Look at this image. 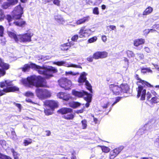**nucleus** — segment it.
Masks as SVG:
<instances>
[{
	"instance_id": "f257e3e1",
	"label": "nucleus",
	"mask_w": 159,
	"mask_h": 159,
	"mask_svg": "<svg viewBox=\"0 0 159 159\" xmlns=\"http://www.w3.org/2000/svg\"><path fill=\"white\" fill-rule=\"evenodd\" d=\"M21 82L25 86L30 87L33 86L36 87H45L46 83L41 76L35 75L28 77L27 79H22Z\"/></svg>"
},
{
	"instance_id": "f03ea898",
	"label": "nucleus",
	"mask_w": 159,
	"mask_h": 159,
	"mask_svg": "<svg viewBox=\"0 0 159 159\" xmlns=\"http://www.w3.org/2000/svg\"><path fill=\"white\" fill-rule=\"evenodd\" d=\"M31 67L33 69L38 71L39 74L45 75L46 78H49L53 76L52 74L57 72V70L52 66H48L46 67L43 66H41L34 64L31 65Z\"/></svg>"
},
{
	"instance_id": "7ed1b4c3",
	"label": "nucleus",
	"mask_w": 159,
	"mask_h": 159,
	"mask_svg": "<svg viewBox=\"0 0 159 159\" xmlns=\"http://www.w3.org/2000/svg\"><path fill=\"white\" fill-rule=\"evenodd\" d=\"M23 13V8L20 5L16 7L11 13L13 17H12L10 15H7L6 16V19L9 23V25H11L12 24V23L11 22L13 20L20 19Z\"/></svg>"
},
{
	"instance_id": "20e7f679",
	"label": "nucleus",
	"mask_w": 159,
	"mask_h": 159,
	"mask_svg": "<svg viewBox=\"0 0 159 159\" xmlns=\"http://www.w3.org/2000/svg\"><path fill=\"white\" fill-rule=\"evenodd\" d=\"M11 82L8 80H5L4 82H1L0 86L1 88L6 87L7 88L3 89H0V96L4 95L7 92H14L19 90L18 88L16 86H11Z\"/></svg>"
},
{
	"instance_id": "39448f33",
	"label": "nucleus",
	"mask_w": 159,
	"mask_h": 159,
	"mask_svg": "<svg viewBox=\"0 0 159 159\" xmlns=\"http://www.w3.org/2000/svg\"><path fill=\"white\" fill-rule=\"evenodd\" d=\"M35 93L39 98L43 99L51 96L50 91L45 89L37 88L35 90Z\"/></svg>"
},
{
	"instance_id": "423d86ee",
	"label": "nucleus",
	"mask_w": 159,
	"mask_h": 159,
	"mask_svg": "<svg viewBox=\"0 0 159 159\" xmlns=\"http://www.w3.org/2000/svg\"><path fill=\"white\" fill-rule=\"evenodd\" d=\"M59 85L65 89H69L72 85L71 81L66 78H62L58 80Z\"/></svg>"
},
{
	"instance_id": "0eeeda50",
	"label": "nucleus",
	"mask_w": 159,
	"mask_h": 159,
	"mask_svg": "<svg viewBox=\"0 0 159 159\" xmlns=\"http://www.w3.org/2000/svg\"><path fill=\"white\" fill-rule=\"evenodd\" d=\"M94 32L91 29L86 28L85 26H83L80 29L78 33L80 38H83L89 37Z\"/></svg>"
},
{
	"instance_id": "6e6552de",
	"label": "nucleus",
	"mask_w": 159,
	"mask_h": 159,
	"mask_svg": "<svg viewBox=\"0 0 159 159\" xmlns=\"http://www.w3.org/2000/svg\"><path fill=\"white\" fill-rule=\"evenodd\" d=\"M87 75V74L85 72H84L82 73L78 80V82L80 83L85 82L87 88L91 92L92 90L91 86L88 81L86 80V76Z\"/></svg>"
},
{
	"instance_id": "1a4fd4ad",
	"label": "nucleus",
	"mask_w": 159,
	"mask_h": 159,
	"mask_svg": "<svg viewBox=\"0 0 159 159\" xmlns=\"http://www.w3.org/2000/svg\"><path fill=\"white\" fill-rule=\"evenodd\" d=\"M33 34L29 32L22 34L18 35L19 41L23 42H30L31 41V38L33 36Z\"/></svg>"
},
{
	"instance_id": "9d476101",
	"label": "nucleus",
	"mask_w": 159,
	"mask_h": 159,
	"mask_svg": "<svg viewBox=\"0 0 159 159\" xmlns=\"http://www.w3.org/2000/svg\"><path fill=\"white\" fill-rule=\"evenodd\" d=\"M53 64L58 66H63L68 67H72L76 68H82L81 66L79 65H76L70 63H68L66 61H61L56 62L54 61L53 62Z\"/></svg>"
},
{
	"instance_id": "9b49d317",
	"label": "nucleus",
	"mask_w": 159,
	"mask_h": 159,
	"mask_svg": "<svg viewBox=\"0 0 159 159\" xmlns=\"http://www.w3.org/2000/svg\"><path fill=\"white\" fill-rule=\"evenodd\" d=\"M142 85V84L139 85L137 89L138 92L137 96L138 98H139L140 96H141V100H144L145 99V95L146 92V89Z\"/></svg>"
},
{
	"instance_id": "f8f14e48",
	"label": "nucleus",
	"mask_w": 159,
	"mask_h": 159,
	"mask_svg": "<svg viewBox=\"0 0 159 159\" xmlns=\"http://www.w3.org/2000/svg\"><path fill=\"white\" fill-rule=\"evenodd\" d=\"M0 67L2 68V69H0V77H1L6 74L5 70L9 69V65L4 62L3 60L0 58Z\"/></svg>"
},
{
	"instance_id": "ddd939ff",
	"label": "nucleus",
	"mask_w": 159,
	"mask_h": 159,
	"mask_svg": "<svg viewBox=\"0 0 159 159\" xmlns=\"http://www.w3.org/2000/svg\"><path fill=\"white\" fill-rule=\"evenodd\" d=\"M108 53L105 51H98L93 54V58L95 59H103L107 57Z\"/></svg>"
},
{
	"instance_id": "4468645a",
	"label": "nucleus",
	"mask_w": 159,
	"mask_h": 159,
	"mask_svg": "<svg viewBox=\"0 0 159 159\" xmlns=\"http://www.w3.org/2000/svg\"><path fill=\"white\" fill-rule=\"evenodd\" d=\"M109 88L110 90L112 93L116 95H119L120 93V86L116 84H111L109 85Z\"/></svg>"
},
{
	"instance_id": "2eb2a0df",
	"label": "nucleus",
	"mask_w": 159,
	"mask_h": 159,
	"mask_svg": "<svg viewBox=\"0 0 159 159\" xmlns=\"http://www.w3.org/2000/svg\"><path fill=\"white\" fill-rule=\"evenodd\" d=\"M123 148V147L121 146L111 151L110 152L109 155L110 159H114L117 156Z\"/></svg>"
},
{
	"instance_id": "dca6fc26",
	"label": "nucleus",
	"mask_w": 159,
	"mask_h": 159,
	"mask_svg": "<svg viewBox=\"0 0 159 159\" xmlns=\"http://www.w3.org/2000/svg\"><path fill=\"white\" fill-rule=\"evenodd\" d=\"M44 104L49 107L53 111L54 109L57 107L58 103L57 102L54 100H48L45 102Z\"/></svg>"
},
{
	"instance_id": "f3484780",
	"label": "nucleus",
	"mask_w": 159,
	"mask_h": 159,
	"mask_svg": "<svg viewBox=\"0 0 159 159\" xmlns=\"http://www.w3.org/2000/svg\"><path fill=\"white\" fill-rule=\"evenodd\" d=\"M136 79L138 80L137 84L138 85H146L148 87H153V86L151 85L150 83L143 80H142L140 78L138 75H136Z\"/></svg>"
},
{
	"instance_id": "a211bd4d",
	"label": "nucleus",
	"mask_w": 159,
	"mask_h": 159,
	"mask_svg": "<svg viewBox=\"0 0 159 159\" xmlns=\"http://www.w3.org/2000/svg\"><path fill=\"white\" fill-rule=\"evenodd\" d=\"M72 93L74 96L79 98L83 96H85V97H86V95L89 94L86 92L83 91L79 92L76 91L75 90H72Z\"/></svg>"
},
{
	"instance_id": "6ab92c4d",
	"label": "nucleus",
	"mask_w": 159,
	"mask_h": 159,
	"mask_svg": "<svg viewBox=\"0 0 159 159\" xmlns=\"http://www.w3.org/2000/svg\"><path fill=\"white\" fill-rule=\"evenodd\" d=\"M120 93L122 92L126 93L129 89L128 85L126 84H122L120 86Z\"/></svg>"
},
{
	"instance_id": "aec40b11",
	"label": "nucleus",
	"mask_w": 159,
	"mask_h": 159,
	"mask_svg": "<svg viewBox=\"0 0 159 159\" xmlns=\"http://www.w3.org/2000/svg\"><path fill=\"white\" fill-rule=\"evenodd\" d=\"M8 34L9 36L13 39L16 42H18L19 41L18 35H16L15 32L8 31Z\"/></svg>"
},
{
	"instance_id": "412c9836",
	"label": "nucleus",
	"mask_w": 159,
	"mask_h": 159,
	"mask_svg": "<svg viewBox=\"0 0 159 159\" xmlns=\"http://www.w3.org/2000/svg\"><path fill=\"white\" fill-rule=\"evenodd\" d=\"M152 93L154 97H152L150 100L151 102L152 103H156L159 102V99L157 96V94L154 91H152Z\"/></svg>"
},
{
	"instance_id": "4be33fe9",
	"label": "nucleus",
	"mask_w": 159,
	"mask_h": 159,
	"mask_svg": "<svg viewBox=\"0 0 159 159\" xmlns=\"http://www.w3.org/2000/svg\"><path fill=\"white\" fill-rule=\"evenodd\" d=\"M145 40L143 39H135L134 42V45L138 47L140 45L144 44L145 43Z\"/></svg>"
},
{
	"instance_id": "5701e85b",
	"label": "nucleus",
	"mask_w": 159,
	"mask_h": 159,
	"mask_svg": "<svg viewBox=\"0 0 159 159\" xmlns=\"http://www.w3.org/2000/svg\"><path fill=\"white\" fill-rule=\"evenodd\" d=\"M72 111V109L70 108H64L59 110L58 112L62 114H65L66 115V114H67L69 113H71Z\"/></svg>"
},
{
	"instance_id": "b1692460",
	"label": "nucleus",
	"mask_w": 159,
	"mask_h": 159,
	"mask_svg": "<svg viewBox=\"0 0 159 159\" xmlns=\"http://www.w3.org/2000/svg\"><path fill=\"white\" fill-rule=\"evenodd\" d=\"M92 95L91 94H89L86 95V97H84V100L87 102L85 104V106L86 107H88L89 106V103L91 101Z\"/></svg>"
},
{
	"instance_id": "393cba45",
	"label": "nucleus",
	"mask_w": 159,
	"mask_h": 159,
	"mask_svg": "<svg viewBox=\"0 0 159 159\" xmlns=\"http://www.w3.org/2000/svg\"><path fill=\"white\" fill-rule=\"evenodd\" d=\"M89 16L84 17L80 19L76 22V24L77 25H79L84 23L85 22L89 20Z\"/></svg>"
},
{
	"instance_id": "a878e982",
	"label": "nucleus",
	"mask_w": 159,
	"mask_h": 159,
	"mask_svg": "<svg viewBox=\"0 0 159 159\" xmlns=\"http://www.w3.org/2000/svg\"><path fill=\"white\" fill-rule=\"evenodd\" d=\"M54 19L58 23L63 24L64 22L62 17L60 15H57L54 16Z\"/></svg>"
},
{
	"instance_id": "bb28decb",
	"label": "nucleus",
	"mask_w": 159,
	"mask_h": 159,
	"mask_svg": "<svg viewBox=\"0 0 159 159\" xmlns=\"http://www.w3.org/2000/svg\"><path fill=\"white\" fill-rule=\"evenodd\" d=\"M70 43H64L61 45L60 49L62 51H67L70 48Z\"/></svg>"
},
{
	"instance_id": "cd10ccee",
	"label": "nucleus",
	"mask_w": 159,
	"mask_h": 159,
	"mask_svg": "<svg viewBox=\"0 0 159 159\" xmlns=\"http://www.w3.org/2000/svg\"><path fill=\"white\" fill-rule=\"evenodd\" d=\"M153 11V8L150 7H148L143 12V15H147L151 13Z\"/></svg>"
},
{
	"instance_id": "c85d7f7f",
	"label": "nucleus",
	"mask_w": 159,
	"mask_h": 159,
	"mask_svg": "<svg viewBox=\"0 0 159 159\" xmlns=\"http://www.w3.org/2000/svg\"><path fill=\"white\" fill-rule=\"evenodd\" d=\"M81 104L80 103L75 102H72L69 103L70 106L73 108H76L78 107Z\"/></svg>"
},
{
	"instance_id": "c756f323",
	"label": "nucleus",
	"mask_w": 159,
	"mask_h": 159,
	"mask_svg": "<svg viewBox=\"0 0 159 159\" xmlns=\"http://www.w3.org/2000/svg\"><path fill=\"white\" fill-rule=\"evenodd\" d=\"M13 23L16 25L22 26L25 24V22L24 21L22 20H20L17 21H14L13 22Z\"/></svg>"
},
{
	"instance_id": "7c9ffc66",
	"label": "nucleus",
	"mask_w": 159,
	"mask_h": 159,
	"mask_svg": "<svg viewBox=\"0 0 159 159\" xmlns=\"http://www.w3.org/2000/svg\"><path fill=\"white\" fill-rule=\"evenodd\" d=\"M0 144L5 149H7L8 147V144L6 143V141L4 140H0Z\"/></svg>"
},
{
	"instance_id": "2f4dec72",
	"label": "nucleus",
	"mask_w": 159,
	"mask_h": 159,
	"mask_svg": "<svg viewBox=\"0 0 159 159\" xmlns=\"http://www.w3.org/2000/svg\"><path fill=\"white\" fill-rule=\"evenodd\" d=\"M34 64L31 63L29 64H25L24 66L22 68V70L24 72L26 71V70H28L30 68H31L33 69V68L31 67V65L32 64Z\"/></svg>"
},
{
	"instance_id": "473e14b6",
	"label": "nucleus",
	"mask_w": 159,
	"mask_h": 159,
	"mask_svg": "<svg viewBox=\"0 0 159 159\" xmlns=\"http://www.w3.org/2000/svg\"><path fill=\"white\" fill-rule=\"evenodd\" d=\"M68 114H69L67 115H64L63 116L64 118L67 120L72 119L74 117L73 115L71 113H69Z\"/></svg>"
},
{
	"instance_id": "72a5a7b5",
	"label": "nucleus",
	"mask_w": 159,
	"mask_h": 159,
	"mask_svg": "<svg viewBox=\"0 0 159 159\" xmlns=\"http://www.w3.org/2000/svg\"><path fill=\"white\" fill-rule=\"evenodd\" d=\"M65 74L66 76H69V75L75 76L79 75V73L78 72L75 73L71 71H66Z\"/></svg>"
},
{
	"instance_id": "f704fd0d",
	"label": "nucleus",
	"mask_w": 159,
	"mask_h": 159,
	"mask_svg": "<svg viewBox=\"0 0 159 159\" xmlns=\"http://www.w3.org/2000/svg\"><path fill=\"white\" fill-rule=\"evenodd\" d=\"M82 128L83 129H86L87 126V122L86 120H83L81 121Z\"/></svg>"
},
{
	"instance_id": "c9c22d12",
	"label": "nucleus",
	"mask_w": 159,
	"mask_h": 159,
	"mask_svg": "<svg viewBox=\"0 0 159 159\" xmlns=\"http://www.w3.org/2000/svg\"><path fill=\"white\" fill-rule=\"evenodd\" d=\"M98 38L96 36H93L88 40V42L89 43H91L95 42L97 40Z\"/></svg>"
},
{
	"instance_id": "e433bc0d",
	"label": "nucleus",
	"mask_w": 159,
	"mask_h": 159,
	"mask_svg": "<svg viewBox=\"0 0 159 159\" xmlns=\"http://www.w3.org/2000/svg\"><path fill=\"white\" fill-rule=\"evenodd\" d=\"M103 152L105 153H108L110 151V149L105 146H101L100 147Z\"/></svg>"
},
{
	"instance_id": "4c0bfd02",
	"label": "nucleus",
	"mask_w": 159,
	"mask_h": 159,
	"mask_svg": "<svg viewBox=\"0 0 159 159\" xmlns=\"http://www.w3.org/2000/svg\"><path fill=\"white\" fill-rule=\"evenodd\" d=\"M37 59L39 61H43L47 59V57H44L43 56L38 55L36 56Z\"/></svg>"
},
{
	"instance_id": "58836bf2",
	"label": "nucleus",
	"mask_w": 159,
	"mask_h": 159,
	"mask_svg": "<svg viewBox=\"0 0 159 159\" xmlns=\"http://www.w3.org/2000/svg\"><path fill=\"white\" fill-rule=\"evenodd\" d=\"M141 72L145 73L147 72H152V70L148 68H143L141 69Z\"/></svg>"
},
{
	"instance_id": "ea45409f",
	"label": "nucleus",
	"mask_w": 159,
	"mask_h": 159,
	"mask_svg": "<svg viewBox=\"0 0 159 159\" xmlns=\"http://www.w3.org/2000/svg\"><path fill=\"white\" fill-rule=\"evenodd\" d=\"M10 5H12L10 4V2H7L4 3L2 5V7L3 8L6 9Z\"/></svg>"
},
{
	"instance_id": "a19ab883",
	"label": "nucleus",
	"mask_w": 159,
	"mask_h": 159,
	"mask_svg": "<svg viewBox=\"0 0 159 159\" xmlns=\"http://www.w3.org/2000/svg\"><path fill=\"white\" fill-rule=\"evenodd\" d=\"M127 56L129 57H133L134 56V54L133 52L130 50H128L126 52Z\"/></svg>"
},
{
	"instance_id": "79ce46f5",
	"label": "nucleus",
	"mask_w": 159,
	"mask_h": 159,
	"mask_svg": "<svg viewBox=\"0 0 159 159\" xmlns=\"http://www.w3.org/2000/svg\"><path fill=\"white\" fill-rule=\"evenodd\" d=\"M44 113L47 115H52V111L50 110L46 109L44 110Z\"/></svg>"
},
{
	"instance_id": "37998d69",
	"label": "nucleus",
	"mask_w": 159,
	"mask_h": 159,
	"mask_svg": "<svg viewBox=\"0 0 159 159\" xmlns=\"http://www.w3.org/2000/svg\"><path fill=\"white\" fill-rule=\"evenodd\" d=\"M4 28L2 25H0V36L3 37L4 34Z\"/></svg>"
},
{
	"instance_id": "c03bdc74",
	"label": "nucleus",
	"mask_w": 159,
	"mask_h": 159,
	"mask_svg": "<svg viewBox=\"0 0 159 159\" xmlns=\"http://www.w3.org/2000/svg\"><path fill=\"white\" fill-rule=\"evenodd\" d=\"M31 143L32 141L31 139H29V140H24V145L25 146Z\"/></svg>"
},
{
	"instance_id": "a18cd8bd",
	"label": "nucleus",
	"mask_w": 159,
	"mask_h": 159,
	"mask_svg": "<svg viewBox=\"0 0 159 159\" xmlns=\"http://www.w3.org/2000/svg\"><path fill=\"white\" fill-rule=\"evenodd\" d=\"M65 93L63 92H59L57 94V97L59 98L63 99Z\"/></svg>"
},
{
	"instance_id": "49530a36",
	"label": "nucleus",
	"mask_w": 159,
	"mask_h": 159,
	"mask_svg": "<svg viewBox=\"0 0 159 159\" xmlns=\"http://www.w3.org/2000/svg\"><path fill=\"white\" fill-rule=\"evenodd\" d=\"M146 95L147 99V100H149L151 98L153 97V95H152V92L151 93L148 92Z\"/></svg>"
},
{
	"instance_id": "de8ad7c7",
	"label": "nucleus",
	"mask_w": 159,
	"mask_h": 159,
	"mask_svg": "<svg viewBox=\"0 0 159 159\" xmlns=\"http://www.w3.org/2000/svg\"><path fill=\"white\" fill-rule=\"evenodd\" d=\"M93 13L94 14L98 15L99 14L98 8L97 7L94 8L93 10Z\"/></svg>"
},
{
	"instance_id": "09e8293b",
	"label": "nucleus",
	"mask_w": 159,
	"mask_h": 159,
	"mask_svg": "<svg viewBox=\"0 0 159 159\" xmlns=\"http://www.w3.org/2000/svg\"><path fill=\"white\" fill-rule=\"evenodd\" d=\"M70 98V96L69 94L65 93L63 100L67 101Z\"/></svg>"
},
{
	"instance_id": "8fccbe9b",
	"label": "nucleus",
	"mask_w": 159,
	"mask_h": 159,
	"mask_svg": "<svg viewBox=\"0 0 159 159\" xmlns=\"http://www.w3.org/2000/svg\"><path fill=\"white\" fill-rule=\"evenodd\" d=\"M0 159H11V157L5 155L0 154Z\"/></svg>"
},
{
	"instance_id": "3c124183",
	"label": "nucleus",
	"mask_w": 159,
	"mask_h": 159,
	"mask_svg": "<svg viewBox=\"0 0 159 159\" xmlns=\"http://www.w3.org/2000/svg\"><path fill=\"white\" fill-rule=\"evenodd\" d=\"M25 95L28 97H32L34 96V94L31 92L28 91L25 93Z\"/></svg>"
},
{
	"instance_id": "603ef678",
	"label": "nucleus",
	"mask_w": 159,
	"mask_h": 159,
	"mask_svg": "<svg viewBox=\"0 0 159 159\" xmlns=\"http://www.w3.org/2000/svg\"><path fill=\"white\" fill-rule=\"evenodd\" d=\"M79 37L78 35L77 34H75L71 38V40L74 41H76Z\"/></svg>"
},
{
	"instance_id": "864d4df0",
	"label": "nucleus",
	"mask_w": 159,
	"mask_h": 159,
	"mask_svg": "<svg viewBox=\"0 0 159 159\" xmlns=\"http://www.w3.org/2000/svg\"><path fill=\"white\" fill-rule=\"evenodd\" d=\"M10 4L12 5H14L16 4L18 2V0H9Z\"/></svg>"
},
{
	"instance_id": "5fc2aeb1",
	"label": "nucleus",
	"mask_w": 159,
	"mask_h": 159,
	"mask_svg": "<svg viewBox=\"0 0 159 159\" xmlns=\"http://www.w3.org/2000/svg\"><path fill=\"white\" fill-rule=\"evenodd\" d=\"M26 101L27 102H30L32 104H37V103L35 102H33L31 99L29 98H26Z\"/></svg>"
},
{
	"instance_id": "6e6d98bb",
	"label": "nucleus",
	"mask_w": 159,
	"mask_h": 159,
	"mask_svg": "<svg viewBox=\"0 0 159 159\" xmlns=\"http://www.w3.org/2000/svg\"><path fill=\"white\" fill-rule=\"evenodd\" d=\"M101 39L102 41L104 43H106L107 40V36L105 35H102L101 37Z\"/></svg>"
},
{
	"instance_id": "4d7b16f0",
	"label": "nucleus",
	"mask_w": 159,
	"mask_h": 159,
	"mask_svg": "<svg viewBox=\"0 0 159 159\" xmlns=\"http://www.w3.org/2000/svg\"><path fill=\"white\" fill-rule=\"evenodd\" d=\"M11 151L13 153L14 157L18 156V154L17 152H16L13 148H11Z\"/></svg>"
},
{
	"instance_id": "13d9d810",
	"label": "nucleus",
	"mask_w": 159,
	"mask_h": 159,
	"mask_svg": "<svg viewBox=\"0 0 159 159\" xmlns=\"http://www.w3.org/2000/svg\"><path fill=\"white\" fill-rule=\"evenodd\" d=\"M151 30H150L149 29L145 30L143 31V33L144 35H147Z\"/></svg>"
},
{
	"instance_id": "bf43d9fd",
	"label": "nucleus",
	"mask_w": 159,
	"mask_h": 159,
	"mask_svg": "<svg viewBox=\"0 0 159 159\" xmlns=\"http://www.w3.org/2000/svg\"><path fill=\"white\" fill-rule=\"evenodd\" d=\"M4 17V15L3 11L0 10V20L3 19Z\"/></svg>"
},
{
	"instance_id": "052dcab7",
	"label": "nucleus",
	"mask_w": 159,
	"mask_h": 159,
	"mask_svg": "<svg viewBox=\"0 0 159 159\" xmlns=\"http://www.w3.org/2000/svg\"><path fill=\"white\" fill-rule=\"evenodd\" d=\"M136 55L139 57V58L140 59H142L144 57L142 53H137Z\"/></svg>"
},
{
	"instance_id": "680f3d73",
	"label": "nucleus",
	"mask_w": 159,
	"mask_h": 159,
	"mask_svg": "<svg viewBox=\"0 0 159 159\" xmlns=\"http://www.w3.org/2000/svg\"><path fill=\"white\" fill-rule=\"evenodd\" d=\"M91 116L93 117V121L95 124H97L98 123V120L97 118L94 117L93 115H91Z\"/></svg>"
},
{
	"instance_id": "e2e57ef3",
	"label": "nucleus",
	"mask_w": 159,
	"mask_h": 159,
	"mask_svg": "<svg viewBox=\"0 0 159 159\" xmlns=\"http://www.w3.org/2000/svg\"><path fill=\"white\" fill-rule=\"evenodd\" d=\"M145 49V51L148 53H150L151 52V50L149 48L147 47H145L144 48Z\"/></svg>"
},
{
	"instance_id": "0e129e2a",
	"label": "nucleus",
	"mask_w": 159,
	"mask_h": 159,
	"mask_svg": "<svg viewBox=\"0 0 159 159\" xmlns=\"http://www.w3.org/2000/svg\"><path fill=\"white\" fill-rule=\"evenodd\" d=\"M93 57H89L87 58V60L89 61V62H92L93 60Z\"/></svg>"
},
{
	"instance_id": "69168bd1",
	"label": "nucleus",
	"mask_w": 159,
	"mask_h": 159,
	"mask_svg": "<svg viewBox=\"0 0 159 159\" xmlns=\"http://www.w3.org/2000/svg\"><path fill=\"white\" fill-rule=\"evenodd\" d=\"M152 28L153 29H158L159 28V25H154L152 27Z\"/></svg>"
},
{
	"instance_id": "338daca9",
	"label": "nucleus",
	"mask_w": 159,
	"mask_h": 159,
	"mask_svg": "<svg viewBox=\"0 0 159 159\" xmlns=\"http://www.w3.org/2000/svg\"><path fill=\"white\" fill-rule=\"evenodd\" d=\"M120 98H117L115 102L112 104V106H113L115 104L117 103L119 101Z\"/></svg>"
},
{
	"instance_id": "774afa93",
	"label": "nucleus",
	"mask_w": 159,
	"mask_h": 159,
	"mask_svg": "<svg viewBox=\"0 0 159 159\" xmlns=\"http://www.w3.org/2000/svg\"><path fill=\"white\" fill-rule=\"evenodd\" d=\"M110 29H111L112 30H114L116 29V27L114 25H110L109 26Z\"/></svg>"
}]
</instances>
